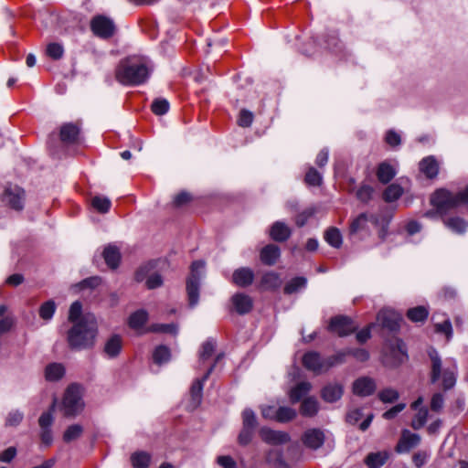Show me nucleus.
Returning a JSON list of instances; mask_svg holds the SVG:
<instances>
[{
  "instance_id": "f257e3e1",
  "label": "nucleus",
  "mask_w": 468,
  "mask_h": 468,
  "mask_svg": "<svg viewBox=\"0 0 468 468\" xmlns=\"http://www.w3.org/2000/svg\"><path fill=\"white\" fill-rule=\"evenodd\" d=\"M152 72L150 61L142 57H129L121 60L115 69V79L125 86L145 83Z\"/></svg>"
},
{
  "instance_id": "f03ea898",
  "label": "nucleus",
  "mask_w": 468,
  "mask_h": 468,
  "mask_svg": "<svg viewBox=\"0 0 468 468\" xmlns=\"http://www.w3.org/2000/svg\"><path fill=\"white\" fill-rule=\"evenodd\" d=\"M98 323L94 315L86 314L68 331V344L72 350L90 349L95 346Z\"/></svg>"
},
{
  "instance_id": "7ed1b4c3",
  "label": "nucleus",
  "mask_w": 468,
  "mask_h": 468,
  "mask_svg": "<svg viewBox=\"0 0 468 468\" xmlns=\"http://www.w3.org/2000/svg\"><path fill=\"white\" fill-rule=\"evenodd\" d=\"M431 361L430 380L431 383H436L442 378V388L445 391L452 389L456 383L457 366L454 363L452 367H446L442 370L441 358L435 348H431L428 352Z\"/></svg>"
},
{
  "instance_id": "20e7f679",
  "label": "nucleus",
  "mask_w": 468,
  "mask_h": 468,
  "mask_svg": "<svg viewBox=\"0 0 468 468\" xmlns=\"http://www.w3.org/2000/svg\"><path fill=\"white\" fill-rule=\"evenodd\" d=\"M431 203L440 213H446L463 204L468 206V186L456 194L443 188L438 189L432 194Z\"/></svg>"
},
{
  "instance_id": "39448f33",
  "label": "nucleus",
  "mask_w": 468,
  "mask_h": 468,
  "mask_svg": "<svg viewBox=\"0 0 468 468\" xmlns=\"http://www.w3.org/2000/svg\"><path fill=\"white\" fill-rule=\"evenodd\" d=\"M84 406L80 385L75 383L69 385L62 399L63 415L67 418H74L83 410Z\"/></svg>"
},
{
  "instance_id": "423d86ee",
  "label": "nucleus",
  "mask_w": 468,
  "mask_h": 468,
  "mask_svg": "<svg viewBox=\"0 0 468 468\" xmlns=\"http://www.w3.org/2000/svg\"><path fill=\"white\" fill-rule=\"evenodd\" d=\"M205 267L202 261H195L191 264V273L186 279V293L188 304L191 308L195 307L199 301L201 273L199 270Z\"/></svg>"
},
{
  "instance_id": "0eeeda50",
  "label": "nucleus",
  "mask_w": 468,
  "mask_h": 468,
  "mask_svg": "<svg viewBox=\"0 0 468 468\" xmlns=\"http://www.w3.org/2000/svg\"><path fill=\"white\" fill-rule=\"evenodd\" d=\"M90 27L93 35L101 39H109L116 32L114 21L104 15L94 16L90 22Z\"/></svg>"
},
{
  "instance_id": "6e6552de",
  "label": "nucleus",
  "mask_w": 468,
  "mask_h": 468,
  "mask_svg": "<svg viewBox=\"0 0 468 468\" xmlns=\"http://www.w3.org/2000/svg\"><path fill=\"white\" fill-rule=\"evenodd\" d=\"M358 328L354 320L347 315H335L330 319L327 329L329 332L335 334L339 337L347 336Z\"/></svg>"
},
{
  "instance_id": "1a4fd4ad",
  "label": "nucleus",
  "mask_w": 468,
  "mask_h": 468,
  "mask_svg": "<svg viewBox=\"0 0 468 468\" xmlns=\"http://www.w3.org/2000/svg\"><path fill=\"white\" fill-rule=\"evenodd\" d=\"M25 191L18 186H9L5 187L2 200L15 210H22L25 202Z\"/></svg>"
},
{
  "instance_id": "9d476101",
  "label": "nucleus",
  "mask_w": 468,
  "mask_h": 468,
  "mask_svg": "<svg viewBox=\"0 0 468 468\" xmlns=\"http://www.w3.org/2000/svg\"><path fill=\"white\" fill-rule=\"evenodd\" d=\"M214 368H215V365H211L201 378H197L192 383V386L190 388V397H191L190 404L193 409H196L200 405V403L202 401L204 383L209 378V376L213 372Z\"/></svg>"
},
{
  "instance_id": "9b49d317",
  "label": "nucleus",
  "mask_w": 468,
  "mask_h": 468,
  "mask_svg": "<svg viewBox=\"0 0 468 468\" xmlns=\"http://www.w3.org/2000/svg\"><path fill=\"white\" fill-rule=\"evenodd\" d=\"M380 325L389 332H397L399 330L401 320L399 314L391 310H381L377 316Z\"/></svg>"
},
{
  "instance_id": "f8f14e48",
  "label": "nucleus",
  "mask_w": 468,
  "mask_h": 468,
  "mask_svg": "<svg viewBox=\"0 0 468 468\" xmlns=\"http://www.w3.org/2000/svg\"><path fill=\"white\" fill-rule=\"evenodd\" d=\"M80 136V125L78 122H66L60 127L59 138L65 144L79 143Z\"/></svg>"
},
{
  "instance_id": "ddd939ff",
  "label": "nucleus",
  "mask_w": 468,
  "mask_h": 468,
  "mask_svg": "<svg viewBox=\"0 0 468 468\" xmlns=\"http://www.w3.org/2000/svg\"><path fill=\"white\" fill-rule=\"evenodd\" d=\"M302 441L307 448L318 450L324 445L325 436L321 429L314 428L304 431Z\"/></svg>"
},
{
  "instance_id": "4468645a",
  "label": "nucleus",
  "mask_w": 468,
  "mask_h": 468,
  "mask_svg": "<svg viewBox=\"0 0 468 468\" xmlns=\"http://www.w3.org/2000/svg\"><path fill=\"white\" fill-rule=\"evenodd\" d=\"M377 388L374 378L369 377H361L353 383V392L359 397H368L372 395Z\"/></svg>"
},
{
  "instance_id": "2eb2a0df",
  "label": "nucleus",
  "mask_w": 468,
  "mask_h": 468,
  "mask_svg": "<svg viewBox=\"0 0 468 468\" xmlns=\"http://www.w3.org/2000/svg\"><path fill=\"white\" fill-rule=\"evenodd\" d=\"M255 274L252 269L249 267H240L232 273V282L241 288H246L252 284Z\"/></svg>"
},
{
  "instance_id": "dca6fc26",
  "label": "nucleus",
  "mask_w": 468,
  "mask_h": 468,
  "mask_svg": "<svg viewBox=\"0 0 468 468\" xmlns=\"http://www.w3.org/2000/svg\"><path fill=\"white\" fill-rule=\"evenodd\" d=\"M261 436L262 441L274 445L284 444L291 441L289 433L281 431H273L268 428H262L261 430Z\"/></svg>"
},
{
  "instance_id": "f3484780",
  "label": "nucleus",
  "mask_w": 468,
  "mask_h": 468,
  "mask_svg": "<svg viewBox=\"0 0 468 468\" xmlns=\"http://www.w3.org/2000/svg\"><path fill=\"white\" fill-rule=\"evenodd\" d=\"M231 303L235 311L240 315L250 313L253 307L252 298L243 292L235 293L231 297Z\"/></svg>"
},
{
  "instance_id": "a211bd4d",
  "label": "nucleus",
  "mask_w": 468,
  "mask_h": 468,
  "mask_svg": "<svg viewBox=\"0 0 468 468\" xmlns=\"http://www.w3.org/2000/svg\"><path fill=\"white\" fill-rule=\"evenodd\" d=\"M320 354L316 351H310L303 355V367L313 371L315 374H321L324 372V362Z\"/></svg>"
},
{
  "instance_id": "6ab92c4d",
  "label": "nucleus",
  "mask_w": 468,
  "mask_h": 468,
  "mask_svg": "<svg viewBox=\"0 0 468 468\" xmlns=\"http://www.w3.org/2000/svg\"><path fill=\"white\" fill-rule=\"evenodd\" d=\"M269 235L276 242H284L290 239L292 229L283 221H275L270 228Z\"/></svg>"
},
{
  "instance_id": "aec40b11",
  "label": "nucleus",
  "mask_w": 468,
  "mask_h": 468,
  "mask_svg": "<svg viewBox=\"0 0 468 468\" xmlns=\"http://www.w3.org/2000/svg\"><path fill=\"white\" fill-rule=\"evenodd\" d=\"M390 353L394 356L392 359H389L387 355L383 359V363L388 367H397L407 357L404 343L399 339L397 341L396 346L390 347Z\"/></svg>"
},
{
  "instance_id": "412c9836",
  "label": "nucleus",
  "mask_w": 468,
  "mask_h": 468,
  "mask_svg": "<svg viewBox=\"0 0 468 468\" xmlns=\"http://www.w3.org/2000/svg\"><path fill=\"white\" fill-rule=\"evenodd\" d=\"M122 349V339L120 335H112L103 346V353L109 358L117 357Z\"/></svg>"
},
{
  "instance_id": "4be33fe9",
  "label": "nucleus",
  "mask_w": 468,
  "mask_h": 468,
  "mask_svg": "<svg viewBox=\"0 0 468 468\" xmlns=\"http://www.w3.org/2000/svg\"><path fill=\"white\" fill-rule=\"evenodd\" d=\"M344 393V388L340 383H329L321 390L322 399L328 403L339 400Z\"/></svg>"
},
{
  "instance_id": "5701e85b",
  "label": "nucleus",
  "mask_w": 468,
  "mask_h": 468,
  "mask_svg": "<svg viewBox=\"0 0 468 468\" xmlns=\"http://www.w3.org/2000/svg\"><path fill=\"white\" fill-rule=\"evenodd\" d=\"M281 256V250L275 244H268L260 251L261 261L267 266L274 265Z\"/></svg>"
},
{
  "instance_id": "b1692460",
  "label": "nucleus",
  "mask_w": 468,
  "mask_h": 468,
  "mask_svg": "<svg viewBox=\"0 0 468 468\" xmlns=\"http://www.w3.org/2000/svg\"><path fill=\"white\" fill-rule=\"evenodd\" d=\"M390 456L388 451H379L369 452L364 459V463L367 468H381Z\"/></svg>"
},
{
  "instance_id": "393cba45",
  "label": "nucleus",
  "mask_w": 468,
  "mask_h": 468,
  "mask_svg": "<svg viewBox=\"0 0 468 468\" xmlns=\"http://www.w3.org/2000/svg\"><path fill=\"white\" fill-rule=\"evenodd\" d=\"M102 257L109 268L114 270L119 267L122 256L117 246L110 244L105 247Z\"/></svg>"
},
{
  "instance_id": "a878e982",
  "label": "nucleus",
  "mask_w": 468,
  "mask_h": 468,
  "mask_svg": "<svg viewBox=\"0 0 468 468\" xmlns=\"http://www.w3.org/2000/svg\"><path fill=\"white\" fill-rule=\"evenodd\" d=\"M320 410L318 400L314 397L303 399L300 406V413L303 417L313 418L317 415Z\"/></svg>"
},
{
  "instance_id": "bb28decb",
  "label": "nucleus",
  "mask_w": 468,
  "mask_h": 468,
  "mask_svg": "<svg viewBox=\"0 0 468 468\" xmlns=\"http://www.w3.org/2000/svg\"><path fill=\"white\" fill-rule=\"evenodd\" d=\"M420 437L418 434L405 431L402 434V439L396 447V450L399 452H408L410 448L417 446L420 443Z\"/></svg>"
},
{
  "instance_id": "cd10ccee",
  "label": "nucleus",
  "mask_w": 468,
  "mask_h": 468,
  "mask_svg": "<svg viewBox=\"0 0 468 468\" xmlns=\"http://www.w3.org/2000/svg\"><path fill=\"white\" fill-rule=\"evenodd\" d=\"M397 175V171L389 163L382 162L377 169V177L383 184H388Z\"/></svg>"
},
{
  "instance_id": "c85d7f7f",
  "label": "nucleus",
  "mask_w": 468,
  "mask_h": 468,
  "mask_svg": "<svg viewBox=\"0 0 468 468\" xmlns=\"http://www.w3.org/2000/svg\"><path fill=\"white\" fill-rule=\"evenodd\" d=\"M420 170L430 179L438 176L439 165L433 156H427L420 162Z\"/></svg>"
},
{
  "instance_id": "c756f323",
  "label": "nucleus",
  "mask_w": 468,
  "mask_h": 468,
  "mask_svg": "<svg viewBox=\"0 0 468 468\" xmlns=\"http://www.w3.org/2000/svg\"><path fill=\"white\" fill-rule=\"evenodd\" d=\"M370 221L374 225L378 224V218L375 215L368 216L367 213H361L356 218H355L350 225V232L352 234L356 233L366 229L367 223Z\"/></svg>"
},
{
  "instance_id": "7c9ffc66",
  "label": "nucleus",
  "mask_w": 468,
  "mask_h": 468,
  "mask_svg": "<svg viewBox=\"0 0 468 468\" xmlns=\"http://www.w3.org/2000/svg\"><path fill=\"white\" fill-rule=\"evenodd\" d=\"M312 388V385L308 381H302L291 388L289 392L290 401L292 404L299 402L306 396Z\"/></svg>"
},
{
  "instance_id": "2f4dec72",
  "label": "nucleus",
  "mask_w": 468,
  "mask_h": 468,
  "mask_svg": "<svg viewBox=\"0 0 468 468\" xmlns=\"http://www.w3.org/2000/svg\"><path fill=\"white\" fill-rule=\"evenodd\" d=\"M265 462L272 468H289L281 450L271 449L266 452Z\"/></svg>"
},
{
  "instance_id": "473e14b6",
  "label": "nucleus",
  "mask_w": 468,
  "mask_h": 468,
  "mask_svg": "<svg viewBox=\"0 0 468 468\" xmlns=\"http://www.w3.org/2000/svg\"><path fill=\"white\" fill-rule=\"evenodd\" d=\"M282 279L277 272L268 271L262 275L261 286L263 290L274 291L281 287Z\"/></svg>"
},
{
  "instance_id": "72a5a7b5",
  "label": "nucleus",
  "mask_w": 468,
  "mask_h": 468,
  "mask_svg": "<svg viewBox=\"0 0 468 468\" xmlns=\"http://www.w3.org/2000/svg\"><path fill=\"white\" fill-rule=\"evenodd\" d=\"M443 223L450 230L458 235L464 234L468 228V222L460 217L444 218Z\"/></svg>"
},
{
  "instance_id": "f704fd0d",
  "label": "nucleus",
  "mask_w": 468,
  "mask_h": 468,
  "mask_svg": "<svg viewBox=\"0 0 468 468\" xmlns=\"http://www.w3.org/2000/svg\"><path fill=\"white\" fill-rule=\"evenodd\" d=\"M65 368L60 363L48 364L45 368V378L48 381L54 382L63 378Z\"/></svg>"
},
{
  "instance_id": "c9c22d12",
  "label": "nucleus",
  "mask_w": 468,
  "mask_h": 468,
  "mask_svg": "<svg viewBox=\"0 0 468 468\" xmlns=\"http://www.w3.org/2000/svg\"><path fill=\"white\" fill-rule=\"evenodd\" d=\"M406 316L413 323H424L429 316V310L422 305L410 308Z\"/></svg>"
},
{
  "instance_id": "e433bc0d",
  "label": "nucleus",
  "mask_w": 468,
  "mask_h": 468,
  "mask_svg": "<svg viewBox=\"0 0 468 468\" xmlns=\"http://www.w3.org/2000/svg\"><path fill=\"white\" fill-rule=\"evenodd\" d=\"M324 240L333 248L339 249L343 243V237L337 228L327 229L324 235Z\"/></svg>"
},
{
  "instance_id": "4c0bfd02",
  "label": "nucleus",
  "mask_w": 468,
  "mask_h": 468,
  "mask_svg": "<svg viewBox=\"0 0 468 468\" xmlns=\"http://www.w3.org/2000/svg\"><path fill=\"white\" fill-rule=\"evenodd\" d=\"M306 278L302 276L295 277L286 283V285L283 288V292L285 294L290 295L304 289L306 287Z\"/></svg>"
},
{
  "instance_id": "58836bf2",
  "label": "nucleus",
  "mask_w": 468,
  "mask_h": 468,
  "mask_svg": "<svg viewBox=\"0 0 468 468\" xmlns=\"http://www.w3.org/2000/svg\"><path fill=\"white\" fill-rule=\"evenodd\" d=\"M156 267V261H151L143 265H141L134 273V280L137 282H142L143 281H146L149 275L153 273Z\"/></svg>"
},
{
  "instance_id": "ea45409f",
  "label": "nucleus",
  "mask_w": 468,
  "mask_h": 468,
  "mask_svg": "<svg viewBox=\"0 0 468 468\" xmlns=\"http://www.w3.org/2000/svg\"><path fill=\"white\" fill-rule=\"evenodd\" d=\"M297 416L294 409L290 407H279L275 411V420L285 423L292 420Z\"/></svg>"
},
{
  "instance_id": "a19ab883",
  "label": "nucleus",
  "mask_w": 468,
  "mask_h": 468,
  "mask_svg": "<svg viewBox=\"0 0 468 468\" xmlns=\"http://www.w3.org/2000/svg\"><path fill=\"white\" fill-rule=\"evenodd\" d=\"M131 462L133 468H148L151 455L146 452H136L132 454Z\"/></svg>"
},
{
  "instance_id": "79ce46f5",
  "label": "nucleus",
  "mask_w": 468,
  "mask_h": 468,
  "mask_svg": "<svg viewBox=\"0 0 468 468\" xmlns=\"http://www.w3.org/2000/svg\"><path fill=\"white\" fill-rule=\"evenodd\" d=\"M403 194V188L399 184L389 185L383 192V199L388 202H394L398 200Z\"/></svg>"
},
{
  "instance_id": "37998d69",
  "label": "nucleus",
  "mask_w": 468,
  "mask_h": 468,
  "mask_svg": "<svg viewBox=\"0 0 468 468\" xmlns=\"http://www.w3.org/2000/svg\"><path fill=\"white\" fill-rule=\"evenodd\" d=\"M153 359L155 364L162 365L171 359V351L166 346H158L155 347Z\"/></svg>"
},
{
  "instance_id": "c03bdc74",
  "label": "nucleus",
  "mask_w": 468,
  "mask_h": 468,
  "mask_svg": "<svg viewBox=\"0 0 468 468\" xmlns=\"http://www.w3.org/2000/svg\"><path fill=\"white\" fill-rule=\"evenodd\" d=\"M83 433V427L80 424H72L69 426L63 433V441L66 443L79 439Z\"/></svg>"
},
{
  "instance_id": "a18cd8bd",
  "label": "nucleus",
  "mask_w": 468,
  "mask_h": 468,
  "mask_svg": "<svg viewBox=\"0 0 468 468\" xmlns=\"http://www.w3.org/2000/svg\"><path fill=\"white\" fill-rule=\"evenodd\" d=\"M148 314L144 310H138L132 314L129 318V325L132 328H141L147 322Z\"/></svg>"
},
{
  "instance_id": "49530a36",
  "label": "nucleus",
  "mask_w": 468,
  "mask_h": 468,
  "mask_svg": "<svg viewBox=\"0 0 468 468\" xmlns=\"http://www.w3.org/2000/svg\"><path fill=\"white\" fill-rule=\"evenodd\" d=\"M242 426L256 431L258 420L255 412L251 409H245L242 413Z\"/></svg>"
},
{
  "instance_id": "de8ad7c7",
  "label": "nucleus",
  "mask_w": 468,
  "mask_h": 468,
  "mask_svg": "<svg viewBox=\"0 0 468 468\" xmlns=\"http://www.w3.org/2000/svg\"><path fill=\"white\" fill-rule=\"evenodd\" d=\"M91 206L100 213H107L111 208L112 202L106 197L96 196L91 198Z\"/></svg>"
},
{
  "instance_id": "09e8293b",
  "label": "nucleus",
  "mask_w": 468,
  "mask_h": 468,
  "mask_svg": "<svg viewBox=\"0 0 468 468\" xmlns=\"http://www.w3.org/2000/svg\"><path fill=\"white\" fill-rule=\"evenodd\" d=\"M170 105L166 99L156 98L151 104V110L155 115H164L169 111Z\"/></svg>"
},
{
  "instance_id": "8fccbe9b",
  "label": "nucleus",
  "mask_w": 468,
  "mask_h": 468,
  "mask_svg": "<svg viewBox=\"0 0 468 468\" xmlns=\"http://www.w3.org/2000/svg\"><path fill=\"white\" fill-rule=\"evenodd\" d=\"M56 308L57 306L55 302L53 300H48L41 304L39 308V316L43 320L48 321L53 317Z\"/></svg>"
},
{
  "instance_id": "3c124183",
  "label": "nucleus",
  "mask_w": 468,
  "mask_h": 468,
  "mask_svg": "<svg viewBox=\"0 0 468 468\" xmlns=\"http://www.w3.org/2000/svg\"><path fill=\"white\" fill-rule=\"evenodd\" d=\"M378 397L383 403H393L399 399V393L392 388H387L379 391Z\"/></svg>"
},
{
  "instance_id": "603ef678",
  "label": "nucleus",
  "mask_w": 468,
  "mask_h": 468,
  "mask_svg": "<svg viewBox=\"0 0 468 468\" xmlns=\"http://www.w3.org/2000/svg\"><path fill=\"white\" fill-rule=\"evenodd\" d=\"M322 181V175L315 168L310 167L304 176V182L311 186H319Z\"/></svg>"
},
{
  "instance_id": "864d4df0",
  "label": "nucleus",
  "mask_w": 468,
  "mask_h": 468,
  "mask_svg": "<svg viewBox=\"0 0 468 468\" xmlns=\"http://www.w3.org/2000/svg\"><path fill=\"white\" fill-rule=\"evenodd\" d=\"M428 414L429 412L427 408L420 409L418 413L415 415L414 419L411 421V427L414 430L421 429L427 422Z\"/></svg>"
},
{
  "instance_id": "5fc2aeb1",
  "label": "nucleus",
  "mask_w": 468,
  "mask_h": 468,
  "mask_svg": "<svg viewBox=\"0 0 468 468\" xmlns=\"http://www.w3.org/2000/svg\"><path fill=\"white\" fill-rule=\"evenodd\" d=\"M254 433H255L254 430L242 426V428L238 435V443L240 446H247L248 444H250L251 442Z\"/></svg>"
},
{
  "instance_id": "6e6d98bb",
  "label": "nucleus",
  "mask_w": 468,
  "mask_h": 468,
  "mask_svg": "<svg viewBox=\"0 0 468 468\" xmlns=\"http://www.w3.org/2000/svg\"><path fill=\"white\" fill-rule=\"evenodd\" d=\"M374 188L368 185H362L356 191V196L358 200L367 203L372 198Z\"/></svg>"
},
{
  "instance_id": "4d7b16f0",
  "label": "nucleus",
  "mask_w": 468,
  "mask_h": 468,
  "mask_svg": "<svg viewBox=\"0 0 468 468\" xmlns=\"http://www.w3.org/2000/svg\"><path fill=\"white\" fill-rule=\"evenodd\" d=\"M163 283L164 280L162 275L154 271L151 275L148 276V278L145 281V285L149 290L159 288L163 285Z\"/></svg>"
},
{
  "instance_id": "13d9d810",
  "label": "nucleus",
  "mask_w": 468,
  "mask_h": 468,
  "mask_svg": "<svg viewBox=\"0 0 468 468\" xmlns=\"http://www.w3.org/2000/svg\"><path fill=\"white\" fill-rule=\"evenodd\" d=\"M47 54L52 59H60L64 54V48L62 45L58 43H50L47 47Z\"/></svg>"
},
{
  "instance_id": "bf43d9fd",
  "label": "nucleus",
  "mask_w": 468,
  "mask_h": 468,
  "mask_svg": "<svg viewBox=\"0 0 468 468\" xmlns=\"http://www.w3.org/2000/svg\"><path fill=\"white\" fill-rule=\"evenodd\" d=\"M154 332L166 333L176 335L178 332V326L176 324H156L152 325Z\"/></svg>"
},
{
  "instance_id": "052dcab7",
  "label": "nucleus",
  "mask_w": 468,
  "mask_h": 468,
  "mask_svg": "<svg viewBox=\"0 0 468 468\" xmlns=\"http://www.w3.org/2000/svg\"><path fill=\"white\" fill-rule=\"evenodd\" d=\"M315 214V208L314 207H308L302 212H300L296 218H295V224L302 228L303 227L308 219L312 218Z\"/></svg>"
},
{
  "instance_id": "680f3d73",
  "label": "nucleus",
  "mask_w": 468,
  "mask_h": 468,
  "mask_svg": "<svg viewBox=\"0 0 468 468\" xmlns=\"http://www.w3.org/2000/svg\"><path fill=\"white\" fill-rule=\"evenodd\" d=\"M216 344L212 339H207L202 345V350L200 352V360L205 361L211 357L215 351Z\"/></svg>"
},
{
  "instance_id": "e2e57ef3",
  "label": "nucleus",
  "mask_w": 468,
  "mask_h": 468,
  "mask_svg": "<svg viewBox=\"0 0 468 468\" xmlns=\"http://www.w3.org/2000/svg\"><path fill=\"white\" fill-rule=\"evenodd\" d=\"M253 119L254 115L250 111L242 109L239 112L238 124L240 127H250L252 124Z\"/></svg>"
},
{
  "instance_id": "0e129e2a",
  "label": "nucleus",
  "mask_w": 468,
  "mask_h": 468,
  "mask_svg": "<svg viewBox=\"0 0 468 468\" xmlns=\"http://www.w3.org/2000/svg\"><path fill=\"white\" fill-rule=\"evenodd\" d=\"M24 419V414L18 410H12L8 413L6 420H5V425L6 426H12L16 427Z\"/></svg>"
},
{
  "instance_id": "69168bd1",
  "label": "nucleus",
  "mask_w": 468,
  "mask_h": 468,
  "mask_svg": "<svg viewBox=\"0 0 468 468\" xmlns=\"http://www.w3.org/2000/svg\"><path fill=\"white\" fill-rule=\"evenodd\" d=\"M101 283V278L99 276H91L89 278H86L82 280L80 282H79L76 286L80 289H94L98 287Z\"/></svg>"
},
{
  "instance_id": "338daca9",
  "label": "nucleus",
  "mask_w": 468,
  "mask_h": 468,
  "mask_svg": "<svg viewBox=\"0 0 468 468\" xmlns=\"http://www.w3.org/2000/svg\"><path fill=\"white\" fill-rule=\"evenodd\" d=\"M435 332L439 334H444L448 339L452 336V326L449 319H446L442 323L435 324Z\"/></svg>"
},
{
  "instance_id": "774afa93",
  "label": "nucleus",
  "mask_w": 468,
  "mask_h": 468,
  "mask_svg": "<svg viewBox=\"0 0 468 468\" xmlns=\"http://www.w3.org/2000/svg\"><path fill=\"white\" fill-rule=\"evenodd\" d=\"M82 305L79 301L71 303L69 312V320L71 322H78L80 318Z\"/></svg>"
}]
</instances>
